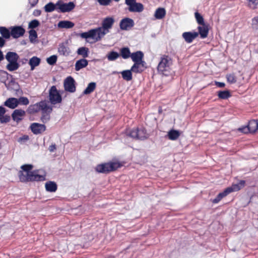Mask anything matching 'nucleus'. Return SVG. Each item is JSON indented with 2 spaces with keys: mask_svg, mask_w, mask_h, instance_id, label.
Returning <instances> with one entry per match:
<instances>
[{
  "mask_svg": "<svg viewBox=\"0 0 258 258\" xmlns=\"http://www.w3.org/2000/svg\"><path fill=\"white\" fill-rule=\"evenodd\" d=\"M173 64V60L171 56L167 54H162L157 67L158 73L166 77L173 76L174 72L172 68Z\"/></svg>",
  "mask_w": 258,
  "mask_h": 258,
  "instance_id": "obj_1",
  "label": "nucleus"
},
{
  "mask_svg": "<svg viewBox=\"0 0 258 258\" xmlns=\"http://www.w3.org/2000/svg\"><path fill=\"white\" fill-rule=\"evenodd\" d=\"M122 166V163L118 161H109L98 164L95 169L98 173L108 174L117 170Z\"/></svg>",
  "mask_w": 258,
  "mask_h": 258,
  "instance_id": "obj_2",
  "label": "nucleus"
},
{
  "mask_svg": "<svg viewBox=\"0 0 258 258\" xmlns=\"http://www.w3.org/2000/svg\"><path fill=\"white\" fill-rule=\"evenodd\" d=\"M125 133L126 136L136 140H144L149 137L147 130L143 127L126 129Z\"/></svg>",
  "mask_w": 258,
  "mask_h": 258,
  "instance_id": "obj_3",
  "label": "nucleus"
},
{
  "mask_svg": "<svg viewBox=\"0 0 258 258\" xmlns=\"http://www.w3.org/2000/svg\"><path fill=\"white\" fill-rule=\"evenodd\" d=\"M6 59L9 62L6 66V69L8 71L13 72L18 70L20 67V64L18 62L19 56L16 52L9 51L6 55Z\"/></svg>",
  "mask_w": 258,
  "mask_h": 258,
  "instance_id": "obj_4",
  "label": "nucleus"
},
{
  "mask_svg": "<svg viewBox=\"0 0 258 258\" xmlns=\"http://www.w3.org/2000/svg\"><path fill=\"white\" fill-rule=\"evenodd\" d=\"M106 34L104 31H102L101 28L91 29L88 32L82 33L80 36L83 38H91L95 39L96 41L100 40L102 37Z\"/></svg>",
  "mask_w": 258,
  "mask_h": 258,
  "instance_id": "obj_5",
  "label": "nucleus"
},
{
  "mask_svg": "<svg viewBox=\"0 0 258 258\" xmlns=\"http://www.w3.org/2000/svg\"><path fill=\"white\" fill-rule=\"evenodd\" d=\"M40 110H48V113H51L52 111V108L48 106L45 101H42L36 104L31 105L28 107V111L31 114L38 112Z\"/></svg>",
  "mask_w": 258,
  "mask_h": 258,
  "instance_id": "obj_6",
  "label": "nucleus"
},
{
  "mask_svg": "<svg viewBox=\"0 0 258 258\" xmlns=\"http://www.w3.org/2000/svg\"><path fill=\"white\" fill-rule=\"evenodd\" d=\"M49 99L52 104L60 103L62 98L55 86H52L49 91Z\"/></svg>",
  "mask_w": 258,
  "mask_h": 258,
  "instance_id": "obj_7",
  "label": "nucleus"
},
{
  "mask_svg": "<svg viewBox=\"0 0 258 258\" xmlns=\"http://www.w3.org/2000/svg\"><path fill=\"white\" fill-rule=\"evenodd\" d=\"M57 9L59 10L58 12L61 13L69 12L73 10L75 5L73 2H70L69 3H63L61 0H59L56 3Z\"/></svg>",
  "mask_w": 258,
  "mask_h": 258,
  "instance_id": "obj_8",
  "label": "nucleus"
},
{
  "mask_svg": "<svg viewBox=\"0 0 258 258\" xmlns=\"http://www.w3.org/2000/svg\"><path fill=\"white\" fill-rule=\"evenodd\" d=\"M63 86L66 91L70 93H74L76 91L75 81L71 76L68 77L64 80Z\"/></svg>",
  "mask_w": 258,
  "mask_h": 258,
  "instance_id": "obj_9",
  "label": "nucleus"
},
{
  "mask_svg": "<svg viewBox=\"0 0 258 258\" xmlns=\"http://www.w3.org/2000/svg\"><path fill=\"white\" fill-rule=\"evenodd\" d=\"M11 30V36L13 38H18L23 36L25 32V30L20 26H12L9 28Z\"/></svg>",
  "mask_w": 258,
  "mask_h": 258,
  "instance_id": "obj_10",
  "label": "nucleus"
},
{
  "mask_svg": "<svg viewBox=\"0 0 258 258\" xmlns=\"http://www.w3.org/2000/svg\"><path fill=\"white\" fill-rule=\"evenodd\" d=\"M135 25L133 19L129 18L122 19L119 23V27L121 30H128L131 29Z\"/></svg>",
  "mask_w": 258,
  "mask_h": 258,
  "instance_id": "obj_11",
  "label": "nucleus"
},
{
  "mask_svg": "<svg viewBox=\"0 0 258 258\" xmlns=\"http://www.w3.org/2000/svg\"><path fill=\"white\" fill-rule=\"evenodd\" d=\"M30 128L34 135L41 134L46 130V126L44 124L33 122L31 124Z\"/></svg>",
  "mask_w": 258,
  "mask_h": 258,
  "instance_id": "obj_12",
  "label": "nucleus"
},
{
  "mask_svg": "<svg viewBox=\"0 0 258 258\" xmlns=\"http://www.w3.org/2000/svg\"><path fill=\"white\" fill-rule=\"evenodd\" d=\"M245 181L243 180L239 181L237 184H233L231 186L227 187L225 190L227 193L229 195V194L234 192L237 191L245 185Z\"/></svg>",
  "mask_w": 258,
  "mask_h": 258,
  "instance_id": "obj_13",
  "label": "nucleus"
},
{
  "mask_svg": "<svg viewBox=\"0 0 258 258\" xmlns=\"http://www.w3.org/2000/svg\"><path fill=\"white\" fill-rule=\"evenodd\" d=\"M145 61L134 63L131 68V71L135 73H141L146 69Z\"/></svg>",
  "mask_w": 258,
  "mask_h": 258,
  "instance_id": "obj_14",
  "label": "nucleus"
},
{
  "mask_svg": "<svg viewBox=\"0 0 258 258\" xmlns=\"http://www.w3.org/2000/svg\"><path fill=\"white\" fill-rule=\"evenodd\" d=\"M30 174L29 182L42 181L45 180V175L38 174L36 171H33Z\"/></svg>",
  "mask_w": 258,
  "mask_h": 258,
  "instance_id": "obj_15",
  "label": "nucleus"
},
{
  "mask_svg": "<svg viewBox=\"0 0 258 258\" xmlns=\"http://www.w3.org/2000/svg\"><path fill=\"white\" fill-rule=\"evenodd\" d=\"M25 115V112L22 109H16L12 114L13 119L18 122L23 119V117Z\"/></svg>",
  "mask_w": 258,
  "mask_h": 258,
  "instance_id": "obj_16",
  "label": "nucleus"
},
{
  "mask_svg": "<svg viewBox=\"0 0 258 258\" xmlns=\"http://www.w3.org/2000/svg\"><path fill=\"white\" fill-rule=\"evenodd\" d=\"M198 35L199 33L197 32H186L182 34L183 38L187 43H191Z\"/></svg>",
  "mask_w": 258,
  "mask_h": 258,
  "instance_id": "obj_17",
  "label": "nucleus"
},
{
  "mask_svg": "<svg viewBox=\"0 0 258 258\" xmlns=\"http://www.w3.org/2000/svg\"><path fill=\"white\" fill-rule=\"evenodd\" d=\"M243 129L249 130L250 133H254L258 130V121L256 120H250L248 125L243 127Z\"/></svg>",
  "mask_w": 258,
  "mask_h": 258,
  "instance_id": "obj_18",
  "label": "nucleus"
},
{
  "mask_svg": "<svg viewBox=\"0 0 258 258\" xmlns=\"http://www.w3.org/2000/svg\"><path fill=\"white\" fill-rule=\"evenodd\" d=\"M4 105L11 109H14L19 105L18 99L16 98H9L5 102Z\"/></svg>",
  "mask_w": 258,
  "mask_h": 258,
  "instance_id": "obj_19",
  "label": "nucleus"
},
{
  "mask_svg": "<svg viewBox=\"0 0 258 258\" xmlns=\"http://www.w3.org/2000/svg\"><path fill=\"white\" fill-rule=\"evenodd\" d=\"M114 23V20L113 18L108 17L104 19L102 21V28L104 30H108L111 29Z\"/></svg>",
  "mask_w": 258,
  "mask_h": 258,
  "instance_id": "obj_20",
  "label": "nucleus"
},
{
  "mask_svg": "<svg viewBox=\"0 0 258 258\" xmlns=\"http://www.w3.org/2000/svg\"><path fill=\"white\" fill-rule=\"evenodd\" d=\"M144 9V5L140 3H137L136 2L131 7H128V11L131 12L141 13L143 11Z\"/></svg>",
  "mask_w": 258,
  "mask_h": 258,
  "instance_id": "obj_21",
  "label": "nucleus"
},
{
  "mask_svg": "<svg viewBox=\"0 0 258 258\" xmlns=\"http://www.w3.org/2000/svg\"><path fill=\"white\" fill-rule=\"evenodd\" d=\"M198 32L199 34L200 35V36L202 38H205L208 36L209 33V28L208 26L206 24H204L201 25L198 27Z\"/></svg>",
  "mask_w": 258,
  "mask_h": 258,
  "instance_id": "obj_22",
  "label": "nucleus"
},
{
  "mask_svg": "<svg viewBox=\"0 0 258 258\" xmlns=\"http://www.w3.org/2000/svg\"><path fill=\"white\" fill-rule=\"evenodd\" d=\"M131 57L134 63L143 61H144V53L141 51H137L132 53Z\"/></svg>",
  "mask_w": 258,
  "mask_h": 258,
  "instance_id": "obj_23",
  "label": "nucleus"
},
{
  "mask_svg": "<svg viewBox=\"0 0 258 258\" xmlns=\"http://www.w3.org/2000/svg\"><path fill=\"white\" fill-rule=\"evenodd\" d=\"M45 189L50 192H55L57 189V185L54 181H49L45 184Z\"/></svg>",
  "mask_w": 258,
  "mask_h": 258,
  "instance_id": "obj_24",
  "label": "nucleus"
},
{
  "mask_svg": "<svg viewBox=\"0 0 258 258\" xmlns=\"http://www.w3.org/2000/svg\"><path fill=\"white\" fill-rule=\"evenodd\" d=\"M88 64V61L87 59L85 58L80 59L76 62L75 70L76 71H79L81 69L87 66Z\"/></svg>",
  "mask_w": 258,
  "mask_h": 258,
  "instance_id": "obj_25",
  "label": "nucleus"
},
{
  "mask_svg": "<svg viewBox=\"0 0 258 258\" xmlns=\"http://www.w3.org/2000/svg\"><path fill=\"white\" fill-rule=\"evenodd\" d=\"M30 172H24L20 170L18 172V177L19 180L22 182H29V175Z\"/></svg>",
  "mask_w": 258,
  "mask_h": 258,
  "instance_id": "obj_26",
  "label": "nucleus"
},
{
  "mask_svg": "<svg viewBox=\"0 0 258 258\" xmlns=\"http://www.w3.org/2000/svg\"><path fill=\"white\" fill-rule=\"evenodd\" d=\"M75 24L73 22L70 21H61L58 23V27L60 28L70 29L74 26Z\"/></svg>",
  "mask_w": 258,
  "mask_h": 258,
  "instance_id": "obj_27",
  "label": "nucleus"
},
{
  "mask_svg": "<svg viewBox=\"0 0 258 258\" xmlns=\"http://www.w3.org/2000/svg\"><path fill=\"white\" fill-rule=\"evenodd\" d=\"M166 15V11L164 8H159L156 9L154 17L157 19H162L165 17Z\"/></svg>",
  "mask_w": 258,
  "mask_h": 258,
  "instance_id": "obj_28",
  "label": "nucleus"
},
{
  "mask_svg": "<svg viewBox=\"0 0 258 258\" xmlns=\"http://www.w3.org/2000/svg\"><path fill=\"white\" fill-rule=\"evenodd\" d=\"M132 53L128 47H124L120 48V54L123 59H127L131 57Z\"/></svg>",
  "mask_w": 258,
  "mask_h": 258,
  "instance_id": "obj_29",
  "label": "nucleus"
},
{
  "mask_svg": "<svg viewBox=\"0 0 258 258\" xmlns=\"http://www.w3.org/2000/svg\"><path fill=\"white\" fill-rule=\"evenodd\" d=\"M0 33L2 37L6 39H9L11 36V30L3 26L0 27Z\"/></svg>",
  "mask_w": 258,
  "mask_h": 258,
  "instance_id": "obj_30",
  "label": "nucleus"
},
{
  "mask_svg": "<svg viewBox=\"0 0 258 258\" xmlns=\"http://www.w3.org/2000/svg\"><path fill=\"white\" fill-rule=\"evenodd\" d=\"M41 59L37 56H33L29 60V64L31 67V70H33L34 68L39 66Z\"/></svg>",
  "mask_w": 258,
  "mask_h": 258,
  "instance_id": "obj_31",
  "label": "nucleus"
},
{
  "mask_svg": "<svg viewBox=\"0 0 258 258\" xmlns=\"http://www.w3.org/2000/svg\"><path fill=\"white\" fill-rule=\"evenodd\" d=\"M77 54L83 57V58H86L89 56V48L86 47H81L78 49Z\"/></svg>",
  "mask_w": 258,
  "mask_h": 258,
  "instance_id": "obj_32",
  "label": "nucleus"
},
{
  "mask_svg": "<svg viewBox=\"0 0 258 258\" xmlns=\"http://www.w3.org/2000/svg\"><path fill=\"white\" fill-rule=\"evenodd\" d=\"M58 50L59 53L63 55H68L70 53L69 48L65 45L64 43H61L59 45Z\"/></svg>",
  "mask_w": 258,
  "mask_h": 258,
  "instance_id": "obj_33",
  "label": "nucleus"
},
{
  "mask_svg": "<svg viewBox=\"0 0 258 258\" xmlns=\"http://www.w3.org/2000/svg\"><path fill=\"white\" fill-rule=\"evenodd\" d=\"M180 136V133L178 131L171 130L168 133V139L174 141L177 140Z\"/></svg>",
  "mask_w": 258,
  "mask_h": 258,
  "instance_id": "obj_34",
  "label": "nucleus"
},
{
  "mask_svg": "<svg viewBox=\"0 0 258 258\" xmlns=\"http://www.w3.org/2000/svg\"><path fill=\"white\" fill-rule=\"evenodd\" d=\"M96 87V84L95 82H91L89 83L86 89L83 91L84 94H89L92 93Z\"/></svg>",
  "mask_w": 258,
  "mask_h": 258,
  "instance_id": "obj_35",
  "label": "nucleus"
},
{
  "mask_svg": "<svg viewBox=\"0 0 258 258\" xmlns=\"http://www.w3.org/2000/svg\"><path fill=\"white\" fill-rule=\"evenodd\" d=\"M247 7L251 10L258 9V0H246Z\"/></svg>",
  "mask_w": 258,
  "mask_h": 258,
  "instance_id": "obj_36",
  "label": "nucleus"
},
{
  "mask_svg": "<svg viewBox=\"0 0 258 258\" xmlns=\"http://www.w3.org/2000/svg\"><path fill=\"white\" fill-rule=\"evenodd\" d=\"M44 11L47 13H50L54 11L55 10H57L56 4H54L52 2H49L46 4L44 7Z\"/></svg>",
  "mask_w": 258,
  "mask_h": 258,
  "instance_id": "obj_37",
  "label": "nucleus"
},
{
  "mask_svg": "<svg viewBox=\"0 0 258 258\" xmlns=\"http://www.w3.org/2000/svg\"><path fill=\"white\" fill-rule=\"evenodd\" d=\"M131 69L130 70H125L121 72L122 78L126 81H130L132 80V73Z\"/></svg>",
  "mask_w": 258,
  "mask_h": 258,
  "instance_id": "obj_38",
  "label": "nucleus"
},
{
  "mask_svg": "<svg viewBox=\"0 0 258 258\" xmlns=\"http://www.w3.org/2000/svg\"><path fill=\"white\" fill-rule=\"evenodd\" d=\"M218 96L221 99H227L231 96V94L228 90L220 91L218 92Z\"/></svg>",
  "mask_w": 258,
  "mask_h": 258,
  "instance_id": "obj_39",
  "label": "nucleus"
},
{
  "mask_svg": "<svg viewBox=\"0 0 258 258\" xmlns=\"http://www.w3.org/2000/svg\"><path fill=\"white\" fill-rule=\"evenodd\" d=\"M228 195L225 189L223 192L219 193L217 197L213 200L212 203L214 204L218 203L223 198L225 197Z\"/></svg>",
  "mask_w": 258,
  "mask_h": 258,
  "instance_id": "obj_40",
  "label": "nucleus"
},
{
  "mask_svg": "<svg viewBox=\"0 0 258 258\" xmlns=\"http://www.w3.org/2000/svg\"><path fill=\"white\" fill-rule=\"evenodd\" d=\"M119 56V54L115 51H110L107 55V58L109 61H113Z\"/></svg>",
  "mask_w": 258,
  "mask_h": 258,
  "instance_id": "obj_41",
  "label": "nucleus"
},
{
  "mask_svg": "<svg viewBox=\"0 0 258 258\" xmlns=\"http://www.w3.org/2000/svg\"><path fill=\"white\" fill-rule=\"evenodd\" d=\"M42 116L41 117V120L43 123H46L47 121H48L50 119V115L49 114L50 113H48V111H44L42 110Z\"/></svg>",
  "mask_w": 258,
  "mask_h": 258,
  "instance_id": "obj_42",
  "label": "nucleus"
},
{
  "mask_svg": "<svg viewBox=\"0 0 258 258\" xmlns=\"http://www.w3.org/2000/svg\"><path fill=\"white\" fill-rule=\"evenodd\" d=\"M195 16L196 21L199 25H201L205 24L203 16L200 13L196 12L195 13Z\"/></svg>",
  "mask_w": 258,
  "mask_h": 258,
  "instance_id": "obj_43",
  "label": "nucleus"
},
{
  "mask_svg": "<svg viewBox=\"0 0 258 258\" xmlns=\"http://www.w3.org/2000/svg\"><path fill=\"white\" fill-rule=\"evenodd\" d=\"M33 168V166L31 164H24L21 166V168L22 169V171L31 172V171Z\"/></svg>",
  "mask_w": 258,
  "mask_h": 258,
  "instance_id": "obj_44",
  "label": "nucleus"
},
{
  "mask_svg": "<svg viewBox=\"0 0 258 258\" xmlns=\"http://www.w3.org/2000/svg\"><path fill=\"white\" fill-rule=\"evenodd\" d=\"M39 25H40V23H39V21L35 19V20H32L31 21H30L29 22L28 27H29V28L33 29L37 27L38 26H39Z\"/></svg>",
  "mask_w": 258,
  "mask_h": 258,
  "instance_id": "obj_45",
  "label": "nucleus"
},
{
  "mask_svg": "<svg viewBox=\"0 0 258 258\" xmlns=\"http://www.w3.org/2000/svg\"><path fill=\"white\" fill-rule=\"evenodd\" d=\"M29 39L31 42H33L34 40L37 38V34L35 30L31 29L29 31Z\"/></svg>",
  "mask_w": 258,
  "mask_h": 258,
  "instance_id": "obj_46",
  "label": "nucleus"
},
{
  "mask_svg": "<svg viewBox=\"0 0 258 258\" xmlns=\"http://www.w3.org/2000/svg\"><path fill=\"white\" fill-rule=\"evenodd\" d=\"M46 61L49 64L53 65L57 61V56L55 55H51L47 58Z\"/></svg>",
  "mask_w": 258,
  "mask_h": 258,
  "instance_id": "obj_47",
  "label": "nucleus"
},
{
  "mask_svg": "<svg viewBox=\"0 0 258 258\" xmlns=\"http://www.w3.org/2000/svg\"><path fill=\"white\" fill-rule=\"evenodd\" d=\"M227 81L230 84H233L236 82V78L234 74H228L226 76Z\"/></svg>",
  "mask_w": 258,
  "mask_h": 258,
  "instance_id": "obj_48",
  "label": "nucleus"
},
{
  "mask_svg": "<svg viewBox=\"0 0 258 258\" xmlns=\"http://www.w3.org/2000/svg\"><path fill=\"white\" fill-rule=\"evenodd\" d=\"M251 27L254 29L258 30V16L254 17L251 19Z\"/></svg>",
  "mask_w": 258,
  "mask_h": 258,
  "instance_id": "obj_49",
  "label": "nucleus"
},
{
  "mask_svg": "<svg viewBox=\"0 0 258 258\" xmlns=\"http://www.w3.org/2000/svg\"><path fill=\"white\" fill-rule=\"evenodd\" d=\"M18 100L19 104L27 105L29 103L28 99L25 97H21Z\"/></svg>",
  "mask_w": 258,
  "mask_h": 258,
  "instance_id": "obj_50",
  "label": "nucleus"
},
{
  "mask_svg": "<svg viewBox=\"0 0 258 258\" xmlns=\"http://www.w3.org/2000/svg\"><path fill=\"white\" fill-rule=\"evenodd\" d=\"M10 116L6 115L0 116V122L1 123H7L10 121Z\"/></svg>",
  "mask_w": 258,
  "mask_h": 258,
  "instance_id": "obj_51",
  "label": "nucleus"
},
{
  "mask_svg": "<svg viewBox=\"0 0 258 258\" xmlns=\"http://www.w3.org/2000/svg\"><path fill=\"white\" fill-rule=\"evenodd\" d=\"M111 0H98V3L102 6H107L109 5Z\"/></svg>",
  "mask_w": 258,
  "mask_h": 258,
  "instance_id": "obj_52",
  "label": "nucleus"
},
{
  "mask_svg": "<svg viewBox=\"0 0 258 258\" xmlns=\"http://www.w3.org/2000/svg\"><path fill=\"white\" fill-rule=\"evenodd\" d=\"M39 0H29V3L31 8L35 7L38 3Z\"/></svg>",
  "mask_w": 258,
  "mask_h": 258,
  "instance_id": "obj_53",
  "label": "nucleus"
},
{
  "mask_svg": "<svg viewBox=\"0 0 258 258\" xmlns=\"http://www.w3.org/2000/svg\"><path fill=\"white\" fill-rule=\"evenodd\" d=\"M136 2V0H125V3L126 5L128 6V7H131Z\"/></svg>",
  "mask_w": 258,
  "mask_h": 258,
  "instance_id": "obj_54",
  "label": "nucleus"
},
{
  "mask_svg": "<svg viewBox=\"0 0 258 258\" xmlns=\"http://www.w3.org/2000/svg\"><path fill=\"white\" fill-rule=\"evenodd\" d=\"M56 149V147L55 144H51L48 148V150L50 152H53Z\"/></svg>",
  "mask_w": 258,
  "mask_h": 258,
  "instance_id": "obj_55",
  "label": "nucleus"
},
{
  "mask_svg": "<svg viewBox=\"0 0 258 258\" xmlns=\"http://www.w3.org/2000/svg\"><path fill=\"white\" fill-rule=\"evenodd\" d=\"M216 85L220 88H223L225 86V84L223 82H215Z\"/></svg>",
  "mask_w": 258,
  "mask_h": 258,
  "instance_id": "obj_56",
  "label": "nucleus"
},
{
  "mask_svg": "<svg viewBox=\"0 0 258 258\" xmlns=\"http://www.w3.org/2000/svg\"><path fill=\"white\" fill-rule=\"evenodd\" d=\"M6 112V109L3 106H0V116L4 115Z\"/></svg>",
  "mask_w": 258,
  "mask_h": 258,
  "instance_id": "obj_57",
  "label": "nucleus"
},
{
  "mask_svg": "<svg viewBox=\"0 0 258 258\" xmlns=\"http://www.w3.org/2000/svg\"><path fill=\"white\" fill-rule=\"evenodd\" d=\"M41 11L39 10H35L33 12V15L35 16H39L41 15Z\"/></svg>",
  "mask_w": 258,
  "mask_h": 258,
  "instance_id": "obj_58",
  "label": "nucleus"
},
{
  "mask_svg": "<svg viewBox=\"0 0 258 258\" xmlns=\"http://www.w3.org/2000/svg\"><path fill=\"white\" fill-rule=\"evenodd\" d=\"M6 41L4 38L0 37V47H3L5 44Z\"/></svg>",
  "mask_w": 258,
  "mask_h": 258,
  "instance_id": "obj_59",
  "label": "nucleus"
},
{
  "mask_svg": "<svg viewBox=\"0 0 258 258\" xmlns=\"http://www.w3.org/2000/svg\"><path fill=\"white\" fill-rule=\"evenodd\" d=\"M243 127H242V128H240L239 129V131H240L241 132L246 134V133H247L249 132V130H244L243 129Z\"/></svg>",
  "mask_w": 258,
  "mask_h": 258,
  "instance_id": "obj_60",
  "label": "nucleus"
},
{
  "mask_svg": "<svg viewBox=\"0 0 258 258\" xmlns=\"http://www.w3.org/2000/svg\"><path fill=\"white\" fill-rule=\"evenodd\" d=\"M4 58L3 53L2 51L0 50V61L3 60Z\"/></svg>",
  "mask_w": 258,
  "mask_h": 258,
  "instance_id": "obj_61",
  "label": "nucleus"
},
{
  "mask_svg": "<svg viewBox=\"0 0 258 258\" xmlns=\"http://www.w3.org/2000/svg\"><path fill=\"white\" fill-rule=\"evenodd\" d=\"M25 139H28V136H24Z\"/></svg>",
  "mask_w": 258,
  "mask_h": 258,
  "instance_id": "obj_62",
  "label": "nucleus"
},
{
  "mask_svg": "<svg viewBox=\"0 0 258 258\" xmlns=\"http://www.w3.org/2000/svg\"><path fill=\"white\" fill-rule=\"evenodd\" d=\"M106 258H114V257L112 256H109L107 257Z\"/></svg>",
  "mask_w": 258,
  "mask_h": 258,
  "instance_id": "obj_63",
  "label": "nucleus"
},
{
  "mask_svg": "<svg viewBox=\"0 0 258 258\" xmlns=\"http://www.w3.org/2000/svg\"><path fill=\"white\" fill-rule=\"evenodd\" d=\"M24 60H25V62H26L27 61V59H25Z\"/></svg>",
  "mask_w": 258,
  "mask_h": 258,
  "instance_id": "obj_64",
  "label": "nucleus"
}]
</instances>
